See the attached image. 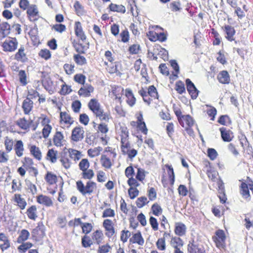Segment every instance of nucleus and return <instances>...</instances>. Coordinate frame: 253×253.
Wrapping results in <instances>:
<instances>
[{"mask_svg":"<svg viewBox=\"0 0 253 253\" xmlns=\"http://www.w3.org/2000/svg\"><path fill=\"white\" fill-rule=\"evenodd\" d=\"M26 184L28 189L30 191L33 195L37 193V189L35 184H33L30 181H26Z\"/></svg>","mask_w":253,"mask_h":253,"instance_id":"obj_59","label":"nucleus"},{"mask_svg":"<svg viewBox=\"0 0 253 253\" xmlns=\"http://www.w3.org/2000/svg\"><path fill=\"white\" fill-rule=\"evenodd\" d=\"M103 234L102 232L100 230H96L92 233V240L93 242L99 245L103 240Z\"/></svg>","mask_w":253,"mask_h":253,"instance_id":"obj_32","label":"nucleus"},{"mask_svg":"<svg viewBox=\"0 0 253 253\" xmlns=\"http://www.w3.org/2000/svg\"><path fill=\"white\" fill-rule=\"evenodd\" d=\"M122 151L124 154H127L129 158H132L137 154V151L134 149H130V145L122 147Z\"/></svg>","mask_w":253,"mask_h":253,"instance_id":"obj_33","label":"nucleus"},{"mask_svg":"<svg viewBox=\"0 0 253 253\" xmlns=\"http://www.w3.org/2000/svg\"><path fill=\"white\" fill-rule=\"evenodd\" d=\"M32 159H24V162H23V167H20L18 169V172L21 176H24L25 174L26 170L25 169L28 170V169H32L33 171L35 176H36L38 171L36 168L32 167L31 166L33 165Z\"/></svg>","mask_w":253,"mask_h":253,"instance_id":"obj_7","label":"nucleus"},{"mask_svg":"<svg viewBox=\"0 0 253 253\" xmlns=\"http://www.w3.org/2000/svg\"><path fill=\"white\" fill-rule=\"evenodd\" d=\"M60 118L61 120L63 121L66 124L71 125L74 122L73 119L72 118L70 115L66 112H61L60 113Z\"/></svg>","mask_w":253,"mask_h":253,"instance_id":"obj_40","label":"nucleus"},{"mask_svg":"<svg viewBox=\"0 0 253 253\" xmlns=\"http://www.w3.org/2000/svg\"><path fill=\"white\" fill-rule=\"evenodd\" d=\"M103 226L108 232L106 234L108 237L112 236L115 233L114 227L112 226V221L109 219L104 220Z\"/></svg>","mask_w":253,"mask_h":253,"instance_id":"obj_20","label":"nucleus"},{"mask_svg":"<svg viewBox=\"0 0 253 253\" xmlns=\"http://www.w3.org/2000/svg\"><path fill=\"white\" fill-rule=\"evenodd\" d=\"M84 133L83 127H76L72 130L71 139L75 142L81 141L84 138Z\"/></svg>","mask_w":253,"mask_h":253,"instance_id":"obj_11","label":"nucleus"},{"mask_svg":"<svg viewBox=\"0 0 253 253\" xmlns=\"http://www.w3.org/2000/svg\"><path fill=\"white\" fill-rule=\"evenodd\" d=\"M241 184L239 186L240 193L242 197L246 200H251V194L250 190L253 194V180L249 176H247L246 180H239Z\"/></svg>","mask_w":253,"mask_h":253,"instance_id":"obj_2","label":"nucleus"},{"mask_svg":"<svg viewBox=\"0 0 253 253\" xmlns=\"http://www.w3.org/2000/svg\"><path fill=\"white\" fill-rule=\"evenodd\" d=\"M120 136L121 138V148L129 145L128 141V131L125 126H121Z\"/></svg>","mask_w":253,"mask_h":253,"instance_id":"obj_8","label":"nucleus"},{"mask_svg":"<svg viewBox=\"0 0 253 253\" xmlns=\"http://www.w3.org/2000/svg\"><path fill=\"white\" fill-rule=\"evenodd\" d=\"M94 88L91 85H86L81 87L78 91L80 95H82L84 97L90 96V93L93 91Z\"/></svg>","mask_w":253,"mask_h":253,"instance_id":"obj_26","label":"nucleus"},{"mask_svg":"<svg viewBox=\"0 0 253 253\" xmlns=\"http://www.w3.org/2000/svg\"><path fill=\"white\" fill-rule=\"evenodd\" d=\"M224 31L226 33V38L230 41L234 40V36L235 33V31L233 27L231 26H225L224 27Z\"/></svg>","mask_w":253,"mask_h":253,"instance_id":"obj_31","label":"nucleus"},{"mask_svg":"<svg viewBox=\"0 0 253 253\" xmlns=\"http://www.w3.org/2000/svg\"><path fill=\"white\" fill-rule=\"evenodd\" d=\"M222 138L224 141L229 142L233 137V133L224 127L220 128Z\"/></svg>","mask_w":253,"mask_h":253,"instance_id":"obj_23","label":"nucleus"},{"mask_svg":"<svg viewBox=\"0 0 253 253\" xmlns=\"http://www.w3.org/2000/svg\"><path fill=\"white\" fill-rule=\"evenodd\" d=\"M179 124L184 127L187 132L190 135L194 134V131L191 127L194 126L195 121L189 115H183L180 111H175Z\"/></svg>","mask_w":253,"mask_h":253,"instance_id":"obj_1","label":"nucleus"},{"mask_svg":"<svg viewBox=\"0 0 253 253\" xmlns=\"http://www.w3.org/2000/svg\"><path fill=\"white\" fill-rule=\"evenodd\" d=\"M148 202L146 197H140L137 199L136 204L138 208H141L144 206Z\"/></svg>","mask_w":253,"mask_h":253,"instance_id":"obj_54","label":"nucleus"},{"mask_svg":"<svg viewBox=\"0 0 253 253\" xmlns=\"http://www.w3.org/2000/svg\"><path fill=\"white\" fill-rule=\"evenodd\" d=\"M175 253H183L180 248L183 245V241L179 237H175Z\"/></svg>","mask_w":253,"mask_h":253,"instance_id":"obj_45","label":"nucleus"},{"mask_svg":"<svg viewBox=\"0 0 253 253\" xmlns=\"http://www.w3.org/2000/svg\"><path fill=\"white\" fill-rule=\"evenodd\" d=\"M206 173L209 178L213 182H216L217 183L218 180H221L218 177V173L217 171L210 169L207 170Z\"/></svg>","mask_w":253,"mask_h":253,"instance_id":"obj_39","label":"nucleus"},{"mask_svg":"<svg viewBox=\"0 0 253 253\" xmlns=\"http://www.w3.org/2000/svg\"><path fill=\"white\" fill-rule=\"evenodd\" d=\"M32 246L33 244L30 242H23L22 244L18 247V250L20 252L25 253Z\"/></svg>","mask_w":253,"mask_h":253,"instance_id":"obj_47","label":"nucleus"},{"mask_svg":"<svg viewBox=\"0 0 253 253\" xmlns=\"http://www.w3.org/2000/svg\"><path fill=\"white\" fill-rule=\"evenodd\" d=\"M109 8L110 10L114 12H121L122 13H124L126 12V8L122 5L111 3L109 5Z\"/></svg>","mask_w":253,"mask_h":253,"instance_id":"obj_42","label":"nucleus"},{"mask_svg":"<svg viewBox=\"0 0 253 253\" xmlns=\"http://www.w3.org/2000/svg\"><path fill=\"white\" fill-rule=\"evenodd\" d=\"M129 241L132 243H137L139 245H142L144 244V239L139 231L134 234Z\"/></svg>","mask_w":253,"mask_h":253,"instance_id":"obj_34","label":"nucleus"},{"mask_svg":"<svg viewBox=\"0 0 253 253\" xmlns=\"http://www.w3.org/2000/svg\"><path fill=\"white\" fill-rule=\"evenodd\" d=\"M186 230V226L182 223H176L175 225V234L179 236L185 235Z\"/></svg>","mask_w":253,"mask_h":253,"instance_id":"obj_19","label":"nucleus"},{"mask_svg":"<svg viewBox=\"0 0 253 253\" xmlns=\"http://www.w3.org/2000/svg\"><path fill=\"white\" fill-rule=\"evenodd\" d=\"M45 178L46 181L51 185L55 183L57 180L56 176L51 172H47Z\"/></svg>","mask_w":253,"mask_h":253,"instance_id":"obj_48","label":"nucleus"},{"mask_svg":"<svg viewBox=\"0 0 253 253\" xmlns=\"http://www.w3.org/2000/svg\"><path fill=\"white\" fill-rule=\"evenodd\" d=\"M30 232L26 229H22L19 233L17 242L18 243H22L27 240L30 236Z\"/></svg>","mask_w":253,"mask_h":253,"instance_id":"obj_36","label":"nucleus"},{"mask_svg":"<svg viewBox=\"0 0 253 253\" xmlns=\"http://www.w3.org/2000/svg\"><path fill=\"white\" fill-rule=\"evenodd\" d=\"M18 42L16 39L5 41L2 44L3 50L5 51L12 52L14 51L17 47Z\"/></svg>","mask_w":253,"mask_h":253,"instance_id":"obj_12","label":"nucleus"},{"mask_svg":"<svg viewBox=\"0 0 253 253\" xmlns=\"http://www.w3.org/2000/svg\"><path fill=\"white\" fill-rule=\"evenodd\" d=\"M124 89L121 86H117L115 87L112 90V93L115 96V99H118L119 102L121 103V96L120 94H122L124 92Z\"/></svg>","mask_w":253,"mask_h":253,"instance_id":"obj_44","label":"nucleus"},{"mask_svg":"<svg viewBox=\"0 0 253 253\" xmlns=\"http://www.w3.org/2000/svg\"><path fill=\"white\" fill-rule=\"evenodd\" d=\"M212 240L216 248L219 249H225L226 236L224 230L222 229L216 230L214 235L212 237Z\"/></svg>","mask_w":253,"mask_h":253,"instance_id":"obj_3","label":"nucleus"},{"mask_svg":"<svg viewBox=\"0 0 253 253\" xmlns=\"http://www.w3.org/2000/svg\"><path fill=\"white\" fill-rule=\"evenodd\" d=\"M39 56L44 58L45 60H47L51 57L50 52L49 50L45 49L41 50L39 53Z\"/></svg>","mask_w":253,"mask_h":253,"instance_id":"obj_60","label":"nucleus"},{"mask_svg":"<svg viewBox=\"0 0 253 253\" xmlns=\"http://www.w3.org/2000/svg\"><path fill=\"white\" fill-rule=\"evenodd\" d=\"M154 54H157L160 58L165 60L168 58V52L166 50L159 45H155L154 47Z\"/></svg>","mask_w":253,"mask_h":253,"instance_id":"obj_17","label":"nucleus"},{"mask_svg":"<svg viewBox=\"0 0 253 253\" xmlns=\"http://www.w3.org/2000/svg\"><path fill=\"white\" fill-rule=\"evenodd\" d=\"M165 167L168 168L167 171L168 173V177L163 176L162 179V182L164 187L168 188V190L169 192L170 191L171 193H173V190L172 188L169 187V185L172 187L174 183L173 169L171 166L166 165Z\"/></svg>","mask_w":253,"mask_h":253,"instance_id":"obj_5","label":"nucleus"},{"mask_svg":"<svg viewBox=\"0 0 253 253\" xmlns=\"http://www.w3.org/2000/svg\"><path fill=\"white\" fill-rule=\"evenodd\" d=\"M68 152L70 158H80L81 157L83 156L80 151L75 149H69Z\"/></svg>","mask_w":253,"mask_h":253,"instance_id":"obj_52","label":"nucleus"},{"mask_svg":"<svg viewBox=\"0 0 253 253\" xmlns=\"http://www.w3.org/2000/svg\"><path fill=\"white\" fill-rule=\"evenodd\" d=\"M4 145L6 150L8 152L10 151L13 148V142L12 139L8 137H6L4 140Z\"/></svg>","mask_w":253,"mask_h":253,"instance_id":"obj_53","label":"nucleus"},{"mask_svg":"<svg viewBox=\"0 0 253 253\" xmlns=\"http://www.w3.org/2000/svg\"><path fill=\"white\" fill-rule=\"evenodd\" d=\"M89 167V163L87 161V159H82L81 162L79 164L80 169L83 171H84Z\"/></svg>","mask_w":253,"mask_h":253,"instance_id":"obj_57","label":"nucleus"},{"mask_svg":"<svg viewBox=\"0 0 253 253\" xmlns=\"http://www.w3.org/2000/svg\"><path fill=\"white\" fill-rule=\"evenodd\" d=\"M186 83L187 90L189 92L192 99H196L198 95L199 91L196 88L194 84L189 79H186Z\"/></svg>","mask_w":253,"mask_h":253,"instance_id":"obj_13","label":"nucleus"},{"mask_svg":"<svg viewBox=\"0 0 253 253\" xmlns=\"http://www.w3.org/2000/svg\"><path fill=\"white\" fill-rule=\"evenodd\" d=\"M0 241L3 242L0 245V249L3 251L10 247V242L7 236L3 233H0Z\"/></svg>","mask_w":253,"mask_h":253,"instance_id":"obj_29","label":"nucleus"},{"mask_svg":"<svg viewBox=\"0 0 253 253\" xmlns=\"http://www.w3.org/2000/svg\"><path fill=\"white\" fill-rule=\"evenodd\" d=\"M38 10L36 5H33L30 6L27 11L29 19L31 21L37 20L39 17Z\"/></svg>","mask_w":253,"mask_h":253,"instance_id":"obj_15","label":"nucleus"},{"mask_svg":"<svg viewBox=\"0 0 253 253\" xmlns=\"http://www.w3.org/2000/svg\"><path fill=\"white\" fill-rule=\"evenodd\" d=\"M101 150L102 148L101 147L94 148V149H89L87 153L90 157H94L97 156Z\"/></svg>","mask_w":253,"mask_h":253,"instance_id":"obj_55","label":"nucleus"},{"mask_svg":"<svg viewBox=\"0 0 253 253\" xmlns=\"http://www.w3.org/2000/svg\"><path fill=\"white\" fill-rule=\"evenodd\" d=\"M37 201L39 204L46 207H50L53 205L51 199L49 197L43 195L38 196L37 198Z\"/></svg>","mask_w":253,"mask_h":253,"instance_id":"obj_18","label":"nucleus"},{"mask_svg":"<svg viewBox=\"0 0 253 253\" xmlns=\"http://www.w3.org/2000/svg\"><path fill=\"white\" fill-rule=\"evenodd\" d=\"M53 141L55 146L57 147L63 146L64 140L62 133L60 131H56L54 135Z\"/></svg>","mask_w":253,"mask_h":253,"instance_id":"obj_21","label":"nucleus"},{"mask_svg":"<svg viewBox=\"0 0 253 253\" xmlns=\"http://www.w3.org/2000/svg\"><path fill=\"white\" fill-rule=\"evenodd\" d=\"M20 82L23 85H26L27 84L26 79V75L24 70H20L18 74Z\"/></svg>","mask_w":253,"mask_h":253,"instance_id":"obj_61","label":"nucleus"},{"mask_svg":"<svg viewBox=\"0 0 253 253\" xmlns=\"http://www.w3.org/2000/svg\"><path fill=\"white\" fill-rule=\"evenodd\" d=\"M16 124L21 129L27 130L30 127V122L25 118H20L16 122Z\"/></svg>","mask_w":253,"mask_h":253,"instance_id":"obj_30","label":"nucleus"},{"mask_svg":"<svg viewBox=\"0 0 253 253\" xmlns=\"http://www.w3.org/2000/svg\"><path fill=\"white\" fill-rule=\"evenodd\" d=\"M14 201L17 204L19 207L23 210L25 208L27 205V202L24 198L21 197V195L19 194H15Z\"/></svg>","mask_w":253,"mask_h":253,"instance_id":"obj_35","label":"nucleus"},{"mask_svg":"<svg viewBox=\"0 0 253 253\" xmlns=\"http://www.w3.org/2000/svg\"><path fill=\"white\" fill-rule=\"evenodd\" d=\"M22 107L24 114H29L33 108V101L30 99V98L27 97L23 101Z\"/></svg>","mask_w":253,"mask_h":253,"instance_id":"obj_16","label":"nucleus"},{"mask_svg":"<svg viewBox=\"0 0 253 253\" xmlns=\"http://www.w3.org/2000/svg\"><path fill=\"white\" fill-rule=\"evenodd\" d=\"M77 189L83 195H90L96 188V183L93 181H88L85 186L81 180L76 182Z\"/></svg>","mask_w":253,"mask_h":253,"instance_id":"obj_4","label":"nucleus"},{"mask_svg":"<svg viewBox=\"0 0 253 253\" xmlns=\"http://www.w3.org/2000/svg\"><path fill=\"white\" fill-rule=\"evenodd\" d=\"M110 249L111 247L108 244L102 245L99 247L97 253H107L110 251Z\"/></svg>","mask_w":253,"mask_h":253,"instance_id":"obj_64","label":"nucleus"},{"mask_svg":"<svg viewBox=\"0 0 253 253\" xmlns=\"http://www.w3.org/2000/svg\"><path fill=\"white\" fill-rule=\"evenodd\" d=\"M88 107L95 115L102 109L98 100L94 98L89 101Z\"/></svg>","mask_w":253,"mask_h":253,"instance_id":"obj_14","label":"nucleus"},{"mask_svg":"<svg viewBox=\"0 0 253 253\" xmlns=\"http://www.w3.org/2000/svg\"><path fill=\"white\" fill-rule=\"evenodd\" d=\"M218 81L223 84H229L230 81V76L226 71H222L220 72L218 76Z\"/></svg>","mask_w":253,"mask_h":253,"instance_id":"obj_25","label":"nucleus"},{"mask_svg":"<svg viewBox=\"0 0 253 253\" xmlns=\"http://www.w3.org/2000/svg\"><path fill=\"white\" fill-rule=\"evenodd\" d=\"M37 207L36 206L33 205L27 210V215L28 217L32 220H35L38 216L37 214Z\"/></svg>","mask_w":253,"mask_h":253,"instance_id":"obj_38","label":"nucleus"},{"mask_svg":"<svg viewBox=\"0 0 253 253\" xmlns=\"http://www.w3.org/2000/svg\"><path fill=\"white\" fill-rule=\"evenodd\" d=\"M98 131L102 134H106L108 132L109 128L105 123H102L98 126Z\"/></svg>","mask_w":253,"mask_h":253,"instance_id":"obj_62","label":"nucleus"},{"mask_svg":"<svg viewBox=\"0 0 253 253\" xmlns=\"http://www.w3.org/2000/svg\"><path fill=\"white\" fill-rule=\"evenodd\" d=\"M148 95H149L152 99L158 98V92L156 88L153 85H151L148 89Z\"/></svg>","mask_w":253,"mask_h":253,"instance_id":"obj_51","label":"nucleus"},{"mask_svg":"<svg viewBox=\"0 0 253 253\" xmlns=\"http://www.w3.org/2000/svg\"><path fill=\"white\" fill-rule=\"evenodd\" d=\"M10 25L6 22H1L0 24V36L4 38L10 33Z\"/></svg>","mask_w":253,"mask_h":253,"instance_id":"obj_24","label":"nucleus"},{"mask_svg":"<svg viewBox=\"0 0 253 253\" xmlns=\"http://www.w3.org/2000/svg\"><path fill=\"white\" fill-rule=\"evenodd\" d=\"M28 149L31 154L35 158H41L42 157V152L40 148L35 145L31 144H28Z\"/></svg>","mask_w":253,"mask_h":253,"instance_id":"obj_22","label":"nucleus"},{"mask_svg":"<svg viewBox=\"0 0 253 253\" xmlns=\"http://www.w3.org/2000/svg\"><path fill=\"white\" fill-rule=\"evenodd\" d=\"M188 253H206L205 248L198 244H196L194 241L189 242L187 246Z\"/></svg>","mask_w":253,"mask_h":253,"instance_id":"obj_10","label":"nucleus"},{"mask_svg":"<svg viewBox=\"0 0 253 253\" xmlns=\"http://www.w3.org/2000/svg\"><path fill=\"white\" fill-rule=\"evenodd\" d=\"M15 151L18 157H21L24 151L23 143L21 140H18L15 145Z\"/></svg>","mask_w":253,"mask_h":253,"instance_id":"obj_41","label":"nucleus"},{"mask_svg":"<svg viewBox=\"0 0 253 253\" xmlns=\"http://www.w3.org/2000/svg\"><path fill=\"white\" fill-rule=\"evenodd\" d=\"M74 6L78 15H83L84 14V8L78 1L75 2Z\"/></svg>","mask_w":253,"mask_h":253,"instance_id":"obj_49","label":"nucleus"},{"mask_svg":"<svg viewBox=\"0 0 253 253\" xmlns=\"http://www.w3.org/2000/svg\"><path fill=\"white\" fill-rule=\"evenodd\" d=\"M96 117L98 118L101 121L108 122L111 118L109 113L105 112L102 109L97 114L95 115Z\"/></svg>","mask_w":253,"mask_h":253,"instance_id":"obj_37","label":"nucleus"},{"mask_svg":"<svg viewBox=\"0 0 253 253\" xmlns=\"http://www.w3.org/2000/svg\"><path fill=\"white\" fill-rule=\"evenodd\" d=\"M158 34L153 31H149L147 33V36L149 39L152 42H155L158 40Z\"/></svg>","mask_w":253,"mask_h":253,"instance_id":"obj_63","label":"nucleus"},{"mask_svg":"<svg viewBox=\"0 0 253 253\" xmlns=\"http://www.w3.org/2000/svg\"><path fill=\"white\" fill-rule=\"evenodd\" d=\"M125 95L126 97V102L131 107L135 103L136 99L130 89L127 88L125 90Z\"/></svg>","mask_w":253,"mask_h":253,"instance_id":"obj_27","label":"nucleus"},{"mask_svg":"<svg viewBox=\"0 0 253 253\" xmlns=\"http://www.w3.org/2000/svg\"><path fill=\"white\" fill-rule=\"evenodd\" d=\"M75 31L76 36L80 38L82 41H84L85 40L86 37L84 34L80 22H76Z\"/></svg>","mask_w":253,"mask_h":253,"instance_id":"obj_28","label":"nucleus"},{"mask_svg":"<svg viewBox=\"0 0 253 253\" xmlns=\"http://www.w3.org/2000/svg\"><path fill=\"white\" fill-rule=\"evenodd\" d=\"M74 60L75 62L79 65H83L86 63V60L85 58L80 54L74 55Z\"/></svg>","mask_w":253,"mask_h":253,"instance_id":"obj_46","label":"nucleus"},{"mask_svg":"<svg viewBox=\"0 0 253 253\" xmlns=\"http://www.w3.org/2000/svg\"><path fill=\"white\" fill-rule=\"evenodd\" d=\"M15 59L17 60L21 61H24L27 58L26 57V54L24 53V48L23 46H21L18 50V52H17L15 55Z\"/></svg>","mask_w":253,"mask_h":253,"instance_id":"obj_43","label":"nucleus"},{"mask_svg":"<svg viewBox=\"0 0 253 253\" xmlns=\"http://www.w3.org/2000/svg\"><path fill=\"white\" fill-rule=\"evenodd\" d=\"M32 236L36 241H39L45 236V226L42 222L38 223L37 226L33 229Z\"/></svg>","mask_w":253,"mask_h":253,"instance_id":"obj_6","label":"nucleus"},{"mask_svg":"<svg viewBox=\"0 0 253 253\" xmlns=\"http://www.w3.org/2000/svg\"><path fill=\"white\" fill-rule=\"evenodd\" d=\"M218 186V197L220 200V202L222 204H225L227 200L226 195L225 194V190L224 184L222 180H219L217 181Z\"/></svg>","mask_w":253,"mask_h":253,"instance_id":"obj_9","label":"nucleus"},{"mask_svg":"<svg viewBox=\"0 0 253 253\" xmlns=\"http://www.w3.org/2000/svg\"><path fill=\"white\" fill-rule=\"evenodd\" d=\"M153 213L155 215H159L162 212V209L161 207L157 203L153 205L151 208Z\"/></svg>","mask_w":253,"mask_h":253,"instance_id":"obj_58","label":"nucleus"},{"mask_svg":"<svg viewBox=\"0 0 253 253\" xmlns=\"http://www.w3.org/2000/svg\"><path fill=\"white\" fill-rule=\"evenodd\" d=\"M128 193L130 199H133L138 195L139 191L135 187H130L128 190Z\"/></svg>","mask_w":253,"mask_h":253,"instance_id":"obj_56","label":"nucleus"},{"mask_svg":"<svg viewBox=\"0 0 253 253\" xmlns=\"http://www.w3.org/2000/svg\"><path fill=\"white\" fill-rule=\"evenodd\" d=\"M93 243L92 240L90 239L89 236H84L82 239V245L84 248L90 247Z\"/></svg>","mask_w":253,"mask_h":253,"instance_id":"obj_50","label":"nucleus"}]
</instances>
